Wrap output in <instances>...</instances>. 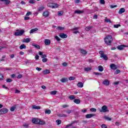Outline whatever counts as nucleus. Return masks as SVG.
Returning a JSON list of instances; mask_svg holds the SVG:
<instances>
[{"label": "nucleus", "instance_id": "1", "mask_svg": "<svg viewBox=\"0 0 128 128\" xmlns=\"http://www.w3.org/2000/svg\"><path fill=\"white\" fill-rule=\"evenodd\" d=\"M104 42L106 46H112V36L110 35L107 36L104 39Z\"/></svg>", "mask_w": 128, "mask_h": 128}, {"label": "nucleus", "instance_id": "2", "mask_svg": "<svg viewBox=\"0 0 128 128\" xmlns=\"http://www.w3.org/2000/svg\"><path fill=\"white\" fill-rule=\"evenodd\" d=\"M24 34V30H17L16 32H14V36H22Z\"/></svg>", "mask_w": 128, "mask_h": 128}, {"label": "nucleus", "instance_id": "3", "mask_svg": "<svg viewBox=\"0 0 128 128\" xmlns=\"http://www.w3.org/2000/svg\"><path fill=\"white\" fill-rule=\"evenodd\" d=\"M49 8H56L60 6V4L54 3H49L47 4Z\"/></svg>", "mask_w": 128, "mask_h": 128}, {"label": "nucleus", "instance_id": "4", "mask_svg": "<svg viewBox=\"0 0 128 128\" xmlns=\"http://www.w3.org/2000/svg\"><path fill=\"white\" fill-rule=\"evenodd\" d=\"M100 112H108V106H102Z\"/></svg>", "mask_w": 128, "mask_h": 128}, {"label": "nucleus", "instance_id": "5", "mask_svg": "<svg viewBox=\"0 0 128 128\" xmlns=\"http://www.w3.org/2000/svg\"><path fill=\"white\" fill-rule=\"evenodd\" d=\"M8 112V110L6 108L0 110V114H6Z\"/></svg>", "mask_w": 128, "mask_h": 128}, {"label": "nucleus", "instance_id": "6", "mask_svg": "<svg viewBox=\"0 0 128 128\" xmlns=\"http://www.w3.org/2000/svg\"><path fill=\"white\" fill-rule=\"evenodd\" d=\"M128 46L126 45H120L117 47L118 50H124V48H127Z\"/></svg>", "mask_w": 128, "mask_h": 128}, {"label": "nucleus", "instance_id": "7", "mask_svg": "<svg viewBox=\"0 0 128 128\" xmlns=\"http://www.w3.org/2000/svg\"><path fill=\"white\" fill-rule=\"evenodd\" d=\"M39 120H40V119L38 118H33L32 119V122L36 124H38Z\"/></svg>", "mask_w": 128, "mask_h": 128}, {"label": "nucleus", "instance_id": "8", "mask_svg": "<svg viewBox=\"0 0 128 128\" xmlns=\"http://www.w3.org/2000/svg\"><path fill=\"white\" fill-rule=\"evenodd\" d=\"M43 16H44L45 18H46L50 16V12L48 10H46L43 12L42 13Z\"/></svg>", "mask_w": 128, "mask_h": 128}, {"label": "nucleus", "instance_id": "9", "mask_svg": "<svg viewBox=\"0 0 128 128\" xmlns=\"http://www.w3.org/2000/svg\"><path fill=\"white\" fill-rule=\"evenodd\" d=\"M102 84H104V86H110V80H106L103 81Z\"/></svg>", "mask_w": 128, "mask_h": 128}, {"label": "nucleus", "instance_id": "10", "mask_svg": "<svg viewBox=\"0 0 128 128\" xmlns=\"http://www.w3.org/2000/svg\"><path fill=\"white\" fill-rule=\"evenodd\" d=\"M59 36L61 38H68V35L64 33H60L59 35Z\"/></svg>", "mask_w": 128, "mask_h": 128}, {"label": "nucleus", "instance_id": "11", "mask_svg": "<svg viewBox=\"0 0 128 128\" xmlns=\"http://www.w3.org/2000/svg\"><path fill=\"white\" fill-rule=\"evenodd\" d=\"M79 50H80V52L82 54H88V52L86 51V50L82 49V48H80Z\"/></svg>", "mask_w": 128, "mask_h": 128}, {"label": "nucleus", "instance_id": "12", "mask_svg": "<svg viewBox=\"0 0 128 128\" xmlns=\"http://www.w3.org/2000/svg\"><path fill=\"white\" fill-rule=\"evenodd\" d=\"M60 81L62 84H64V82H68V78H62Z\"/></svg>", "mask_w": 128, "mask_h": 128}, {"label": "nucleus", "instance_id": "13", "mask_svg": "<svg viewBox=\"0 0 128 128\" xmlns=\"http://www.w3.org/2000/svg\"><path fill=\"white\" fill-rule=\"evenodd\" d=\"M110 68L111 70H117L118 66H116L114 64H112L110 65Z\"/></svg>", "mask_w": 128, "mask_h": 128}, {"label": "nucleus", "instance_id": "14", "mask_svg": "<svg viewBox=\"0 0 128 128\" xmlns=\"http://www.w3.org/2000/svg\"><path fill=\"white\" fill-rule=\"evenodd\" d=\"M96 116L94 114H87L86 115V118H90Z\"/></svg>", "mask_w": 128, "mask_h": 128}, {"label": "nucleus", "instance_id": "15", "mask_svg": "<svg viewBox=\"0 0 128 128\" xmlns=\"http://www.w3.org/2000/svg\"><path fill=\"white\" fill-rule=\"evenodd\" d=\"M44 44L46 46H48L49 44H50V40L48 39H46L44 42Z\"/></svg>", "mask_w": 128, "mask_h": 128}, {"label": "nucleus", "instance_id": "16", "mask_svg": "<svg viewBox=\"0 0 128 128\" xmlns=\"http://www.w3.org/2000/svg\"><path fill=\"white\" fill-rule=\"evenodd\" d=\"M46 124V121L39 119V122L38 124H40V126H44Z\"/></svg>", "mask_w": 128, "mask_h": 128}, {"label": "nucleus", "instance_id": "17", "mask_svg": "<svg viewBox=\"0 0 128 128\" xmlns=\"http://www.w3.org/2000/svg\"><path fill=\"white\" fill-rule=\"evenodd\" d=\"M32 46H34L36 48H37V50H40V46L39 45L36 44H32Z\"/></svg>", "mask_w": 128, "mask_h": 128}, {"label": "nucleus", "instance_id": "18", "mask_svg": "<svg viewBox=\"0 0 128 128\" xmlns=\"http://www.w3.org/2000/svg\"><path fill=\"white\" fill-rule=\"evenodd\" d=\"M74 14H84V10H76L74 11Z\"/></svg>", "mask_w": 128, "mask_h": 128}, {"label": "nucleus", "instance_id": "19", "mask_svg": "<svg viewBox=\"0 0 128 128\" xmlns=\"http://www.w3.org/2000/svg\"><path fill=\"white\" fill-rule=\"evenodd\" d=\"M124 12H126V9H124V8H121L118 12V14H124Z\"/></svg>", "mask_w": 128, "mask_h": 128}, {"label": "nucleus", "instance_id": "20", "mask_svg": "<svg viewBox=\"0 0 128 128\" xmlns=\"http://www.w3.org/2000/svg\"><path fill=\"white\" fill-rule=\"evenodd\" d=\"M20 50H26V46L24 44H21L20 46Z\"/></svg>", "mask_w": 128, "mask_h": 128}, {"label": "nucleus", "instance_id": "21", "mask_svg": "<svg viewBox=\"0 0 128 128\" xmlns=\"http://www.w3.org/2000/svg\"><path fill=\"white\" fill-rule=\"evenodd\" d=\"M74 102L76 104H80V100L79 99H75L74 100Z\"/></svg>", "mask_w": 128, "mask_h": 128}, {"label": "nucleus", "instance_id": "22", "mask_svg": "<svg viewBox=\"0 0 128 128\" xmlns=\"http://www.w3.org/2000/svg\"><path fill=\"white\" fill-rule=\"evenodd\" d=\"M50 70H46L42 72V74H50Z\"/></svg>", "mask_w": 128, "mask_h": 128}, {"label": "nucleus", "instance_id": "23", "mask_svg": "<svg viewBox=\"0 0 128 128\" xmlns=\"http://www.w3.org/2000/svg\"><path fill=\"white\" fill-rule=\"evenodd\" d=\"M77 86H78V88H83L84 84L82 82H79L77 84Z\"/></svg>", "mask_w": 128, "mask_h": 128}, {"label": "nucleus", "instance_id": "24", "mask_svg": "<svg viewBox=\"0 0 128 128\" xmlns=\"http://www.w3.org/2000/svg\"><path fill=\"white\" fill-rule=\"evenodd\" d=\"M100 56V58H104V60H108V58L106 55V54Z\"/></svg>", "mask_w": 128, "mask_h": 128}, {"label": "nucleus", "instance_id": "25", "mask_svg": "<svg viewBox=\"0 0 128 128\" xmlns=\"http://www.w3.org/2000/svg\"><path fill=\"white\" fill-rule=\"evenodd\" d=\"M32 108L34 110H40V106H36V105L32 106Z\"/></svg>", "mask_w": 128, "mask_h": 128}, {"label": "nucleus", "instance_id": "26", "mask_svg": "<svg viewBox=\"0 0 128 128\" xmlns=\"http://www.w3.org/2000/svg\"><path fill=\"white\" fill-rule=\"evenodd\" d=\"M69 100H76V96L74 95H70L68 97Z\"/></svg>", "mask_w": 128, "mask_h": 128}, {"label": "nucleus", "instance_id": "27", "mask_svg": "<svg viewBox=\"0 0 128 128\" xmlns=\"http://www.w3.org/2000/svg\"><path fill=\"white\" fill-rule=\"evenodd\" d=\"M30 42V40L28 38H24L23 40V42H26V44Z\"/></svg>", "mask_w": 128, "mask_h": 128}, {"label": "nucleus", "instance_id": "28", "mask_svg": "<svg viewBox=\"0 0 128 128\" xmlns=\"http://www.w3.org/2000/svg\"><path fill=\"white\" fill-rule=\"evenodd\" d=\"M38 30V28H35L32 29L30 30V34H32V33L34 32H36Z\"/></svg>", "mask_w": 128, "mask_h": 128}, {"label": "nucleus", "instance_id": "29", "mask_svg": "<svg viewBox=\"0 0 128 128\" xmlns=\"http://www.w3.org/2000/svg\"><path fill=\"white\" fill-rule=\"evenodd\" d=\"M99 72H104V67L102 66H98Z\"/></svg>", "mask_w": 128, "mask_h": 128}, {"label": "nucleus", "instance_id": "30", "mask_svg": "<svg viewBox=\"0 0 128 128\" xmlns=\"http://www.w3.org/2000/svg\"><path fill=\"white\" fill-rule=\"evenodd\" d=\"M92 26H89L86 27L85 30H87V32H88V31L90 30H92Z\"/></svg>", "mask_w": 128, "mask_h": 128}, {"label": "nucleus", "instance_id": "31", "mask_svg": "<svg viewBox=\"0 0 128 128\" xmlns=\"http://www.w3.org/2000/svg\"><path fill=\"white\" fill-rule=\"evenodd\" d=\"M56 30H64V28L62 26H58L56 28Z\"/></svg>", "mask_w": 128, "mask_h": 128}, {"label": "nucleus", "instance_id": "32", "mask_svg": "<svg viewBox=\"0 0 128 128\" xmlns=\"http://www.w3.org/2000/svg\"><path fill=\"white\" fill-rule=\"evenodd\" d=\"M50 112H52L50 110H45L46 114H50Z\"/></svg>", "mask_w": 128, "mask_h": 128}, {"label": "nucleus", "instance_id": "33", "mask_svg": "<svg viewBox=\"0 0 128 128\" xmlns=\"http://www.w3.org/2000/svg\"><path fill=\"white\" fill-rule=\"evenodd\" d=\"M84 70L85 72H90V70H92V68H84Z\"/></svg>", "mask_w": 128, "mask_h": 128}, {"label": "nucleus", "instance_id": "34", "mask_svg": "<svg viewBox=\"0 0 128 128\" xmlns=\"http://www.w3.org/2000/svg\"><path fill=\"white\" fill-rule=\"evenodd\" d=\"M105 22H110V24H112V21L110 20L108 18L106 17L105 18Z\"/></svg>", "mask_w": 128, "mask_h": 128}, {"label": "nucleus", "instance_id": "35", "mask_svg": "<svg viewBox=\"0 0 128 128\" xmlns=\"http://www.w3.org/2000/svg\"><path fill=\"white\" fill-rule=\"evenodd\" d=\"M44 7L43 6H42L39 8L38 10V12H42V10H44Z\"/></svg>", "mask_w": 128, "mask_h": 128}, {"label": "nucleus", "instance_id": "36", "mask_svg": "<svg viewBox=\"0 0 128 128\" xmlns=\"http://www.w3.org/2000/svg\"><path fill=\"white\" fill-rule=\"evenodd\" d=\"M4 2H5V4L8 6V4H10V0H4Z\"/></svg>", "mask_w": 128, "mask_h": 128}, {"label": "nucleus", "instance_id": "37", "mask_svg": "<svg viewBox=\"0 0 128 128\" xmlns=\"http://www.w3.org/2000/svg\"><path fill=\"white\" fill-rule=\"evenodd\" d=\"M15 110H16V106H12L11 108H10V112H14Z\"/></svg>", "mask_w": 128, "mask_h": 128}, {"label": "nucleus", "instance_id": "38", "mask_svg": "<svg viewBox=\"0 0 128 128\" xmlns=\"http://www.w3.org/2000/svg\"><path fill=\"white\" fill-rule=\"evenodd\" d=\"M69 80H76V77L74 76H70L68 78Z\"/></svg>", "mask_w": 128, "mask_h": 128}, {"label": "nucleus", "instance_id": "39", "mask_svg": "<svg viewBox=\"0 0 128 128\" xmlns=\"http://www.w3.org/2000/svg\"><path fill=\"white\" fill-rule=\"evenodd\" d=\"M56 92H58L56 91V90H54L50 92V94H53L54 96L56 94Z\"/></svg>", "mask_w": 128, "mask_h": 128}, {"label": "nucleus", "instance_id": "40", "mask_svg": "<svg viewBox=\"0 0 128 128\" xmlns=\"http://www.w3.org/2000/svg\"><path fill=\"white\" fill-rule=\"evenodd\" d=\"M120 73V70L118 69L115 71L114 74H118Z\"/></svg>", "mask_w": 128, "mask_h": 128}, {"label": "nucleus", "instance_id": "41", "mask_svg": "<svg viewBox=\"0 0 128 128\" xmlns=\"http://www.w3.org/2000/svg\"><path fill=\"white\" fill-rule=\"evenodd\" d=\"M78 124V120H75L74 121H72L70 124H72H72Z\"/></svg>", "mask_w": 128, "mask_h": 128}, {"label": "nucleus", "instance_id": "42", "mask_svg": "<svg viewBox=\"0 0 128 128\" xmlns=\"http://www.w3.org/2000/svg\"><path fill=\"white\" fill-rule=\"evenodd\" d=\"M4 75L2 74H0V80H4Z\"/></svg>", "mask_w": 128, "mask_h": 128}, {"label": "nucleus", "instance_id": "43", "mask_svg": "<svg viewBox=\"0 0 128 128\" xmlns=\"http://www.w3.org/2000/svg\"><path fill=\"white\" fill-rule=\"evenodd\" d=\"M104 118H105V120H109V121L112 120V118H110V117L104 116Z\"/></svg>", "mask_w": 128, "mask_h": 128}, {"label": "nucleus", "instance_id": "44", "mask_svg": "<svg viewBox=\"0 0 128 128\" xmlns=\"http://www.w3.org/2000/svg\"><path fill=\"white\" fill-rule=\"evenodd\" d=\"M94 74L96 76H102V74L100 72H94Z\"/></svg>", "mask_w": 128, "mask_h": 128}, {"label": "nucleus", "instance_id": "45", "mask_svg": "<svg viewBox=\"0 0 128 128\" xmlns=\"http://www.w3.org/2000/svg\"><path fill=\"white\" fill-rule=\"evenodd\" d=\"M62 14H64V12L62 11L58 12V16H62Z\"/></svg>", "mask_w": 128, "mask_h": 128}, {"label": "nucleus", "instance_id": "46", "mask_svg": "<svg viewBox=\"0 0 128 128\" xmlns=\"http://www.w3.org/2000/svg\"><path fill=\"white\" fill-rule=\"evenodd\" d=\"M56 122L58 124V126L62 124V120H57Z\"/></svg>", "mask_w": 128, "mask_h": 128}, {"label": "nucleus", "instance_id": "47", "mask_svg": "<svg viewBox=\"0 0 128 128\" xmlns=\"http://www.w3.org/2000/svg\"><path fill=\"white\" fill-rule=\"evenodd\" d=\"M90 112H96V109L94 108H91L90 109Z\"/></svg>", "mask_w": 128, "mask_h": 128}, {"label": "nucleus", "instance_id": "48", "mask_svg": "<svg viewBox=\"0 0 128 128\" xmlns=\"http://www.w3.org/2000/svg\"><path fill=\"white\" fill-rule=\"evenodd\" d=\"M6 82H12V80L11 78H7L6 80Z\"/></svg>", "mask_w": 128, "mask_h": 128}, {"label": "nucleus", "instance_id": "49", "mask_svg": "<svg viewBox=\"0 0 128 128\" xmlns=\"http://www.w3.org/2000/svg\"><path fill=\"white\" fill-rule=\"evenodd\" d=\"M104 51L102 50H100L99 52V54L100 55V56H104Z\"/></svg>", "mask_w": 128, "mask_h": 128}, {"label": "nucleus", "instance_id": "50", "mask_svg": "<svg viewBox=\"0 0 128 128\" xmlns=\"http://www.w3.org/2000/svg\"><path fill=\"white\" fill-rule=\"evenodd\" d=\"M119 26H120V24L114 25V28H118Z\"/></svg>", "mask_w": 128, "mask_h": 128}, {"label": "nucleus", "instance_id": "51", "mask_svg": "<svg viewBox=\"0 0 128 128\" xmlns=\"http://www.w3.org/2000/svg\"><path fill=\"white\" fill-rule=\"evenodd\" d=\"M100 4H106V2L104 0H100Z\"/></svg>", "mask_w": 128, "mask_h": 128}, {"label": "nucleus", "instance_id": "52", "mask_svg": "<svg viewBox=\"0 0 128 128\" xmlns=\"http://www.w3.org/2000/svg\"><path fill=\"white\" fill-rule=\"evenodd\" d=\"M74 4H80V0H74Z\"/></svg>", "mask_w": 128, "mask_h": 128}, {"label": "nucleus", "instance_id": "53", "mask_svg": "<svg viewBox=\"0 0 128 128\" xmlns=\"http://www.w3.org/2000/svg\"><path fill=\"white\" fill-rule=\"evenodd\" d=\"M42 62H48V58H44L42 60Z\"/></svg>", "mask_w": 128, "mask_h": 128}, {"label": "nucleus", "instance_id": "54", "mask_svg": "<svg viewBox=\"0 0 128 128\" xmlns=\"http://www.w3.org/2000/svg\"><path fill=\"white\" fill-rule=\"evenodd\" d=\"M55 38L56 40H58V42L60 41V38L58 36H56Z\"/></svg>", "mask_w": 128, "mask_h": 128}, {"label": "nucleus", "instance_id": "55", "mask_svg": "<svg viewBox=\"0 0 128 128\" xmlns=\"http://www.w3.org/2000/svg\"><path fill=\"white\" fill-rule=\"evenodd\" d=\"M60 118H66L68 116L66 114H60Z\"/></svg>", "mask_w": 128, "mask_h": 128}, {"label": "nucleus", "instance_id": "56", "mask_svg": "<svg viewBox=\"0 0 128 128\" xmlns=\"http://www.w3.org/2000/svg\"><path fill=\"white\" fill-rule=\"evenodd\" d=\"M30 14H32V12H27L26 16H30Z\"/></svg>", "mask_w": 128, "mask_h": 128}, {"label": "nucleus", "instance_id": "57", "mask_svg": "<svg viewBox=\"0 0 128 128\" xmlns=\"http://www.w3.org/2000/svg\"><path fill=\"white\" fill-rule=\"evenodd\" d=\"M116 6H116V5H114V6L111 5V6H110V8H116Z\"/></svg>", "mask_w": 128, "mask_h": 128}, {"label": "nucleus", "instance_id": "58", "mask_svg": "<svg viewBox=\"0 0 128 128\" xmlns=\"http://www.w3.org/2000/svg\"><path fill=\"white\" fill-rule=\"evenodd\" d=\"M62 65L63 66H68V63L64 62L62 64Z\"/></svg>", "mask_w": 128, "mask_h": 128}, {"label": "nucleus", "instance_id": "59", "mask_svg": "<svg viewBox=\"0 0 128 128\" xmlns=\"http://www.w3.org/2000/svg\"><path fill=\"white\" fill-rule=\"evenodd\" d=\"M80 28L78 27H76L72 29V30H79Z\"/></svg>", "mask_w": 128, "mask_h": 128}, {"label": "nucleus", "instance_id": "60", "mask_svg": "<svg viewBox=\"0 0 128 128\" xmlns=\"http://www.w3.org/2000/svg\"><path fill=\"white\" fill-rule=\"evenodd\" d=\"M22 78V74H19L17 76V78H18V79Z\"/></svg>", "mask_w": 128, "mask_h": 128}, {"label": "nucleus", "instance_id": "61", "mask_svg": "<svg viewBox=\"0 0 128 128\" xmlns=\"http://www.w3.org/2000/svg\"><path fill=\"white\" fill-rule=\"evenodd\" d=\"M68 104L62 105L63 108H68Z\"/></svg>", "mask_w": 128, "mask_h": 128}, {"label": "nucleus", "instance_id": "62", "mask_svg": "<svg viewBox=\"0 0 128 128\" xmlns=\"http://www.w3.org/2000/svg\"><path fill=\"white\" fill-rule=\"evenodd\" d=\"M41 58H46V54H42L41 56Z\"/></svg>", "mask_w": 128, "mask_h": 128}, {"label": "nucleus", "instance_id": "63", "mask_svg": "<svg viewBox=\"0 0 128 128\" xmlns=\"http://www.w3.org/2000/svg\"><path fill=\"white\" fill-rule=\"evenodd\" d=\"M72 110H67L66 112V114H70V112H72Z\"/></svg>", "mask_w": 128, "mask_h": 128}, {"label": "nucleus", "instance_id": "64", "mask_svg": "<svg viewBox=\"0 0 128 128\" xmlns=\"http://www.w3.org/2000/svg\"><path fill=\"white\" fill-rule=\"evenodd\" d=\"M35 2L34 0H30L29 2V4H34Z\"/></svg>", "mask_w": 128, "mask_h": 128}]
</instances>
